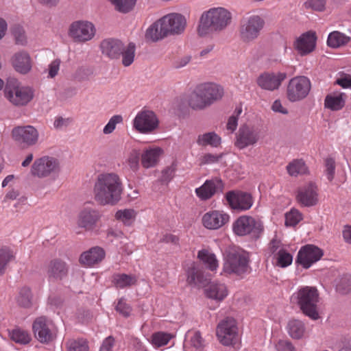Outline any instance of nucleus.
<instances>
[{"mask_svg": "<svg viewBox=\"0 0 351 351\" xmlns=\"http://www.w3.org/2000/svg\"><path fill=\"white\" fill-rule=\"evenodd\" d=\"M158 121L156 114L150 110H143L137 114L134 120V128L141 133H149L157 128Z\"/></svg>", "mask_w": 351, "mask_h": 351, "instance_id": "16", "label": "nucleus"}, {"mask_svg": "<svg viewBox=\"0 0 351 351\" xmlns=\"http://www.w3.org/2000/svg\"><path fill=\"white\" fill-rule=\"evenodd\" d=\"M231 13L224 8H213L204 12L199 19L198 34L203 36L211 32H221L230 23Z\"/></svg>", "mask_w": 351, "mask_h": 351, "instance_id": "3", "label": "nucleus"}, {"mask_svg": "<svg viewBox=\"0 0 351 351\" xmlns=\"http://www.w3.org/2000/svg\"><path fill=\"white\" fill-rule=\"evenodd\" d=\"M232 230L237 236L250 235L252 238L256 239L260 237L263 230V226L260 220L243 215L239 217L233 223Z\"/></svg>", "mask_w": 351, "mask_h": 351, "instance_id": "9", "label": "nucleus"}, {"mask_svg": "<svg viewBox=\"0 0 351 351\" xmlns=\"http://www.w3.org/2000/svg\"><path fill=\"white\" fill-rule=\"evenodd\" d=\"M302 219L300 213L295 210L292 209L285 214V226H295Z\"/></svg>", "mask_w": 351, "mask_h": 351, "instance_id": "50", "label": "nucleus"}, {"mask_svg": "<svg viewBox=\"0 0 351 351\" xmlns=\"http://www.w3.org/2000/svg\"><path fill=\"white\" fill-rule=\"evenodd\" d=\"M60 60L56 59L53 60L49 66V75L51 77H54L60 69Z\"/></svg>", "mask_w": 351, "mask_h": 351, "instance_id": "61", "label": "nucleus"}, {"mask_svg": "<svg viewBox=\"0 0 351 351\" xmlns=\"http://www.w3.org/2000/svg\"><path fill=\"white\" fill-rule=\"evenodd\" d=\"M337 290L342 293L347 294L351 292V275H343L337 284Z\"/></svg>", "mask_w": 351, "mask_h": 351, "instance_id": "49", "label": "nucleus"}, {"mask_svg": "<svg viewBox=\"0 0 351 351\" xmlns=\"http://www.w3.org/2000/svg\"><path fill=\"white\" fill-rule=\"evenodd\" d=\"M68 351H88V342L84 339L69 340L67 343Z\"/></svg>", "mask_w": 351, "mask_h": 351, "instance_id": "47", "label": "nucleus"}, {"mask_svg": "<svg viewBox=\"0 0 351 351\" xmlns=\"http://www.w3.org/2000/svg\"><path fill=\"white\" fill-rule=\"evenodd\" d=\"M276 347L278 351H296L293 344L286 340H280Z\"/></svg>", "mask_w": 351, "mask_h": 351, "instance_id": "58", "label": "nucleus"}, {"mask_svg": "<svg viewBox=\"0 0 351 351\" xmlns=\"http://www.w3.org/2000/svg\"><path fill=\"white\" fill-rule=\"evenodd\" d=\"M31 171L34 176L39 178L47 177L51 173L59 171V162L54 158L44 156L34 161Z\"/></svg>", "mask_w": 351, "mask_h": 351, "instance_id": "15", "label": "nucleus"}, {"mask_svg": "<svg viewBox=\"0 0 351 351\" xmlns=\"http://www.w3.org/2000/svg\"><path fill=\"white\" fill-rule=\"evenodd\" d=\"M322 256L323 252L321 249L313 245H306L300 250L296 262L307 269Z\"/></svg>", "mask_w": 351, "mask_h": 351, "instance_id": "18", "label": "nucleus"}, {"mask_svg": "<svg viewBox=\"0 0 351 351\" xmlns=\"http://www.w3.org/2000/svg\"><path fill=\"white\" fill-rule=\"evenodd\" d=\"M206 295L217 302H221L227 295L226 287L223 284L210 283L204 290Z\"/></svg>", "mask_w": 351, "mask_h": 351, "instance_id": "31", "label": "nucleus"}, {"mask_svg": "<svg viewBox=\"0 0 351 351\" xmlns=\"http://www.w3.org/2000/svg\"><path fill=\"white\" fill-rule=\"evenodd\" d=\"M292 300H295L302 312L311 319L317 320L319 315V293L313 287H304L300 288L292 295Z\"/></svg>", "mask_w": 351, "mask_h": 351, "instance_id": "7", "label": "nucleus"}, {"mask_svg": "<svg viewBox=\"0 0 351 351\" xmlns=\"http://www.w3.org/2000/svg\"><path fill=\"white\" fill-rule=\"evenodd\" d=\"M12 34L15 38L16 44L23 45L27 43L25 32L22 26L15 25L12 28Z\"/></svg>", "mask_w": 351, "mask_h": 351, "instance_id": "51", "label": "nucleus"}, {"mask_svg": "<svg viewBox=\"0 0 351 351\" xmlns=\"http://www.w3.org/2000/svg\"><path fill=\"white\" fill-rule=\"evenodd\" d=\"M197 257L206 265H208L209 269L213 271L218 267V261L214 254L210 252L207 250H202L199 251Z\"/></svg>", "mask_w": 351, "mask_h": 351, "instance_id": "39", "label": "nucleus"}, {"mask_svg": "<svg viewBox=\"0 0 351 351\" xmlns=\"http://www.w3.org/2000/svg\"><path fill=\"white\" fill-rule=\"evenodd\" d=\"M226 197L230 206L234 210H245L252 206V196L247 193L229 191Z\"/></svg>", "mask_w": 351, "mask_h": 351, "instance_id": "21", "label": "nucleus"}, {"mask_svg": "<svg viewBox=\"0 0 351 351\" xmlns=\"http://www.w3.org/2000/svg\"><path fill=\"white\" fill-rule=\"evenodd\" d=\"M223 270L243 277L251 272L249 254L239 248H229L226 252Z\"/></svg>", "mask_w": 351, "mask_h": 351, "instance_id": "6", "label": "nucleus"}, {"mask_svg": "<svg viewBox=\"0 0 351 351\" xmlns=\"http://www.w3.org/2000/svg\"><path fill=\"white\" fill-rule=\"evenodd\" d=\"M298 201L304 206H313L318 202L317 187L310 183L301 188L297 195Z\"/></svg>", "mask_w": 351, "mask_h": 351, "instance_id": "25", "label": "nucleus"}, {"mask_svg": "<svg viewBox=\"0 0 351 351\" xmlns=\"http://www.w3.org/2000/svg\"><path fill=\"white\" fill-rule=\"evenodd\" d=\"M12 136L21 147L27 148L37 143L38 132L32 125L19 126L13 129Z\"/></svg>", "mask_w": 351, "mask_h": 351, "instance_id": "12", "label": "nucleus"}, {"mask_svg": "<svg viewBox=\"0 0 351 351\" xmlns=\"http://www.w3.org/2000/svg\"><path fill=\"white\" fill-rule=\"evenodd\" d=\"M161 153L162 149L158 147L145 151L141 156V162L143 166L145 168L154 167L157 164Z\"/></svg>", "mask_w": 351, "mask_h": 351, "instance_id": "33", "label": "nucleus"}, {"mask_svg": "<svg viewBox=\"0 0 351 351\" xmlns=\"http://www.w3.org/2000/svg\"><path fill=\"white\" fill-rule=\"evenodd\" d=\"M16 300L19 306L25 308H31L33 304V294L31 289L27 287H22Z\"/></svg>", "mask_w": 351, "mask_h": 351, "instance_id": "34", "label": "nucleus"}, {"mask_svg": "<svg viewBox=\"0 0 351 351\" xmlns=\"http://www.w3.org/2000/svg\"><path fill=\"white\" fill-rule=\"evenodd\" d=\"M287 170L291 176H297L306 172L307 167L304 162L300 160H294L287 166Z\"/></svg>", "mask_w": 351, "mask_h": 351, "instance_id": "42", "label": "nucleus"}, {"mask_svg": "<svg viewBox=\"0 0 351 351\" xmlns=\"http://www.w3.org/2000/svg\"><path fill=\"white\" fill-rule=\"evenodd\" d=\"M136 46L133 43H130L126 46L123 45V50H121L122 64L128 66L132 64L135 56Z\"/></svg>", "mask_w": 351, "mask_h": 351, "instance_id": "40", "label": "nucleus"}, {"mask_svg": "<svg viewBox=\"0 0 351 351\" xmlns=\"http://www.w3.org/2000/svg\"><path fill=\"white\" fill-rule=\"evenodd\" d=\"M69 267L66 263L59 259L51 261L47 266V274L50 279L61 280L67 276Z\"/></svg>", "mask_w": 351, "mask_h": 351, "instance_id": "26", "label": "nucleus"}, {"mask_svg": "<svg viewBox=\"0 0 351 351\" xmlns=\"http://www.w3.org/2000/svg\"><path fill=\"white\" fill-rule=\"evenodd\" d=\"M123 45L119 40L108 38L101 43L100 47L103 54L111 59H117L121 56Z\"/></svg>", "mask_w": 351, "mask_h": 351, "instance_id": "27", "label": "nucleus"}, {"mask_svg": "<svg viewBox=\"0 0 351 351\" xmlns=\"http://www.w3.org/2000/svg\"><path fill=\"white\" fill-rule=\"evenodd\" d=\"M12 64L14 69L21 74L29 73L32 66L29 53L23 51L17 52L12 56Z\"/></svg>", "mask_w": 351, "mask_h": 351, "instance_id": "28", "label": "nucleus"}, {"mask_svg": "<svg viewBox=\"0 0 351 351\" xmlns=\"http://www.w3.org/2000/svg\"><path fill=\"white\" fill-rule=\"evenodd\" d=\"M3 93L5 98L17 108L27 106L34 97V90L32 87L23 85L14 77L7 80Z\"/></svg>", "mask_w": 351, "mask_h": 351, "instance_id": "5", "label": "nucleus"}, {"mask_svg": "<svg viewBox=\"0 0 351 351\" xmlns=\"http://www.w3.org/2000/svg\"><path fill=\"white\" fill-rule=\"evenodd\" d=\"M223 95V88L215 83L208 82L196 86L189 96V106L195 110H203Z\"/></svg>", "mask_w": 351, "mask_h": 351, "instance_id": "4", "label": "nucleus"}, {"mask_svg": "<svg viewBox=\"0 0 351 351\" xmlns=\"http://www.w3.org/2000/svg\"><path fill=\"white\" fill-rule=\"evenodd\" d=\"M265 25L264 18L258 14H252L243 18L239 24V34L244 43H250L256 40Z\"/></svg>", "mask_w": 351, "mask_h": 351, "instance_id": "8", "label": "nucleus"}, {"mask_svg": "<svg viewBox=\"0 0 351 351\" xmlns=\"http://www.w3.org/2000/svg\"><path fill=\"white\" fill-rule=\"evenodd\" d=\"M114 5L115 10L121 13L130 12L135 5L136 0H108Z\"/></svg>", "mask_w": 351, "mask_h": 351, "instance_id": "43", "label": "nucleus"}, {"mask_svg": "<svg viewBox=\"0 0 351 351\" xmlns=\"http://www.w3.org/2000/svg\"><path fill=\"white\" fill-rule=\"evenodd\" d=\"M137 280L134 275L116 274L113 276L112 282L117 288L123 289L136 284Z\"/></svg>", "mask_w": 351, "mask_h": 351, "instance_id": "36", "label": "nucleus"}, {"mask_svg": "<svg viewBox=\"0 0 351 351\" xmlns=\"http://www.w3.org/2000/svg\"><path fill=\"white\" fill-rule=\"evenodd\" d=\"M326 0H308L304 5L306 8H311L317 12H323L325 10Z\"/></svg>", "mask_w": 351, "mask_h": 351, "instance_id": "54", "label": "nucleus"}, {"mask_svg": "<svg viewBox=\"0 0 351 351\" xmlns=\"http://www.w3.org/2000/svg\"><path fill=\"white\" fill-rule=\"evenodd\" d=\"M9 336L12 341L20 344L28 343L31 340L29 333L19 328L10 331Z\"/></svg>", "mask_w": 351, "mask_h": 351, "instance_id": "41", "label": "nucleus"}, {"mask_svg": "<svg viewBox=\"0 0 351 351\" xmlns=\"http://www.w3.org/2000/svg\"><path fill=\"white\" fill-rule=\"evenodd\" d=\"M288 332L293 339H301L305 332L306 328L304 323L298 319L290 320L287 325Z\"/></svg>", "mask_w": 351, "mask_h": 351, "instance_id": "35", "label": "nucleus"}, {"mask_svg": "<svg viewBox=\"0 0 351 351\" xmlns=\"http://www.w3.org/2000/svg\"><path fill=\"white\" fill-rule=\"evenodd\" d=\"M336 83L343 88L351 87V76L346 75L343 77L337 79Z\"/></svg>", "mask_w": 351, "mask_h": 351, "instance_id": "64", "label": "nucleus"}, {"mask_svg": "<svg viewBox=\"0 0 351 351\" xmlns=\"http://www.w3.org/2000/svg\"><path fill=\"white\" fill-rule=\"evenodd\" d=\"M217 336L219 341L224 346L232 344L237 335L236 321L232 317L221 320L217 327Z\"/></svg>", "mask_w": 351, "mask_h": 351, "instance_id": "13", "label": "nucleus"}, {"mask_svg": "<svg viewBox=\"0 0 351 351\" xmlns=\"http://www.w3.org/2000/svg\"><path fill=\"white\" fill-rule=\"evenodd\" d=\"M70 123L69 119H64L62 117H57L53 123V126L56 129H62L66 127Z\"/></svg>", "mask_w": 351, "mask_h": 351, "instance_id": "62", "label": "nucleus"}, {"mask_svg": "<svg viewBox=\"0 0 351 351\" xmlns=\"http://www.w3.org/2000/svg\"><path fill=\"white\" fill-rule=\"evenodd\" d=\"M160 241L166 243H171L173 245H178L179 242V238L172 234H166L162 236Z\"/></svg>", "mask_w": 351, "mask_h": 351, "instance_id": "63", "label": "nucleus"}, {"mask_svg": "<svg viewBox=\"0 0 351 351\" xmlns=\"http://www.w3.org/2000/svg\"><path fill=\"white\" fill-rule=\"evenodd\" d=\"M186 274V281L190 285L202 287L208 283L209 278L204 274L202 269L194 263L188 268Z\"/></svg>", "mask_w": 351, "mask_h": 351, "instance_id": "29", "label": "nucleus"}, {"mask_svg": "<svg viewBox=\"0 0 351 351\" xmlns=\"http://www.w3.org/2000/svg\"><path fill=\"white\" fill-rule=\"evenodd\" d=\"M12 252L8 247L0 248V275L4 274L8 263L13 258Z\"/></svg>", "mask_w": 351, "mask_h": 351, "instance_id": "46", "label": "nucleus"}, {"mask_svg": "<svg viewBox=\"0 0 351 351\" xmlns=\"http://www.w3.org/2000/svg\"><path fill=\"white\" fill-rule=\"evenodd\" d=\"M95 34L94 25L88 21L73 22L69 29L70 36L76 42H86L93 38Z\"/></svg>", "mask_w": 351, "mask_h": 351, "instance_id": "14", "label": "nucleus"}, {"mask_svg": "<svg viewBox=\"0 0 351 351\" xmlns=\"http://www.w3.org/2000/svg\"><path fill=\"white\" fill-rule=\"evenodd\" d=\"M286 77L285 73L265 72L258 77L256 83L262 89L273 91L279 88Z\"/></svg>", "mask_w": 351, "mask_h": 351, "instance_id": "20", "label": "nucleus"}, {"mask_svg": "<svg viewBox=\"0 0 351 351\" xmlns=\"http://www.w3.org/2000/svg\"><path fill=\"white\" fill-rule=\"evenodd\" d=\"M135 217L136 212L133 209L119 210L115 214V218L127 226L132 224Z\"/></svg>", "mask_w": 351, "mask_h": 351, "instance_id": "44", "label": "nucleus"}, {"mask_svg": "<svg viewBox=\"0 0 351 351\" xmlns=\"http://www.w3.org/2000/svg\"><path fill=\"white\" fill-rule=\"evenodd\" d=\"M197 143L202 146L209 145L212 147H217L221 143V138L215 132H208L199 135L197 139Z\"/></svg>", "mask_w": 351, "mask_h": 351, "instance_id": "37", "label": "nucleus"}, {"mask_svg": "<svg viewBox=\"0 0 351 351\" xmlns=\"http://www.w3.org/2000/svg\"><path fill=\"white\" fill-rule=\"evenodd\" d=\"M52 326V322L45 317L42 316L36 319L33 324L35 337L43 343L51 341L53 339Z\"/></svg>", "mask_w": 351, "mask_h": 351, "instance_id": "17", "label": "nucleus"}, {"mask_svg": "<svg viewBox=\"0 0 351 351\" xmlns=\"http://www.w3.org/2000/svg\"><path fill=\"white\" fill-rule=\"evenodd\" d=\"M116 310L124 317H128L131 313L132 308L125 302L124 299L121 298L116 306Z\"/></svg>", "mask_w": 351, "mask_h": 351, "instance_id": "57", "label": "nucleus"}, {"mask_svg": "<svg viewBox=\"0 0 351 351\" xmlns=\"http://www.w3.org/2000/svg\"><path fill=\"white\" fill-rule=\"evenodd\" d=\"M229 219V215L223 211L213 210L204 215L202 223L208 229L217 230L225 225Z\"/></svg>", "mask_w": 351, "mask_h": 351, "instance_id": "22", "label": "nucleus"}, {"mask_svg": "<svg viewBox=\"0 0 351 351\" xmlns=\"http://www.w3.org/2000/svg\"><path fill=\"white\" fill-rule=\"evenodd\" d=\"M344 93H332L328 95L324 99V106L333 111H337L343 108L345 106Z\"/></svg>", "mask_w": 351, "mask_h": 351, "instance_id": "32", "label": "nucleus"}, {"mask_svg": "<svg viewBox=\"0 0 351 351\" xmlns=\"http://www.w3.org/2000/svg\"><path fill=\"white\" fill-rule=\"evenodd\" d=\"M105 257V252L100 247H93L83 252L80 257L81 264L91 266L101 262Z\"/></svg>", "mask_w": 351, "mask_h": 351, "instance_id": "30", "label": "nucleus"}, {"mask_svg": "<svg viewBox=\"0 0 351 351\" xmlns=\"http://www.w3.org/2000/svg\"><path fill=\"white\" fill-rule=\"evenodd\" d=\"M123 121L121 115H114L109 120L108 123L104 128L103 132L105 134H111L116 128V125Z\"/></svg>", "mask_w": 351, "mask_h": 351, "instance_id": "53", "label": "nucleus"}, {"mask_svg": "<svg viewBox=\"0 0 351 351\" xmlns=\"http://www.w3.org/2000/svg\"><path fill=\"white\" fill-rule=\"evenodd\" d=\"M188 335L190 338V343L193 348H195L197 350H199L204 347V340L202 338L200 332H189Z\"/></svg>", "mask_w": 351, "mask_h": 351, "instance_id": "52", "label": "nucleus"}, {"mask_svg": "<svg viewBox=\"0 0 351 351\" xmlns=\"http://www.w3.org/2000/svg\"><path fill=\"white\" fill-rule=\"evenodd\" d=\"M101 218L99 210L92 208H84L78 214L77 224L86 231H93Z\"/></svg>", "mask_w": 351, "mask_h": 351, "instance_id": "19", "label": "nucleus"}, {"mask_svg": "<svg viewBox=\"0 0 351 351\" xmlns=\"http://www.w3.org/2000/svg\"><path fill=\"white\" fill-rule=\"evenodd\" d=\"M186 25V20L181 14L171 13L154 23L146 31L145 38L156 42L168 36L182 34Z\"/></svg>", "mask_w": 351, "mask_h": 351, "instance_id": "2", "label": "nucleus"}, {"mask_svg": "<svg viewBox=\"0 0 351 351\" xmlns=\"http://www.w3.org/2000/svg\"><path fill=\"white\" fill-rule=\"evenodd\" d=\"M171 337L170 334L158 332L152 335V343L156 347H161L167 345Z\"/></svg>", "mask_w": 351, "mask_h": 351, "instance_id": "48", "label": "nucleus"}, {"mask_svg": "<svg viewBox=\"0 0 351 351\" xmlns=\"http://www.w3.org/2000/svg\"><path fill=\"white\" fill-rule=\"evenodd\" d=\"M222 154H206L200 157L199 165H210L217 162L221 158Z\"/></svg>", "mask_w": 351, "mask_h": 351, "instance_id": "55", "label": "nucleus"}, {"mask_svg": "<svg viewBox=\"0 0 351 351\" xmlns=\"http://www.w3.org/2000/svg\"><path fill=\"white\" fill-rule=\"evenodd\" d=\"M223 184L221 179L215 178L206 180L204 184L196 189L197 195L202 200L210 199L215 193L222 192Z\"/></svg>", "mask_w": 351, "mask_h": 351, "instance_id": "23", "label": "nucleus"}, {"mask_svg": "<svg viewBox=\"0 0 351 351\" xmlns=\"http://www.w3.org/2000/svg\"><path fill=\"white\" fill-rule=\"evenodd\" d=\"M326 173L329 181H332L335 170V162L332 158H328L325 160Z\"/></svg>", "mask_w": 351, "mask_h": 351, "instance_id": "56", "label": "nucleus"}, {"mask_svg": "<svg viewBox=\"0 0 351 351\" xmlns=\"http://www.w3.org/2000/svg\"><path fill=\"white\" fill-rule=\"evenodd\" d=\"M310 90V80L305 76H297L290 80L287 88V96L290 101H298L304 99Z\"/></svg>", "mask_w": 351, "mask_h": 351, "instance_id": "10", "label": "nucleus"}, {"mask_svg": "<svg viewBox=\"0 0 351 351\" xmlns=\"http://www.w3.org/2000/svg\"><path fill=\"white\" fill-rule=\"evenodd\" d=\"M123 184L119 176L114 173L98 175L93 187L95 200L100 205H115L120 199Z\"/></svg>", "mask_w": 351, "mask_h": 351, "instance_id": "1", "label": "nucleus"}, {"mask_svg": "<svg viewBox=\"0 0 351 351\" xmlns=\"http://www.w3.org/2000/svg\"><path fill=\"white\" fill-rule=\"evenodd\" d=\"M191 60V56H184L178 58L173 62V67L176 69H181L189 64Z\"/></svg>", "mask_w": 351, "mask_h": 351, "instance_id": "59", "label": "nucleus"}, {"mask_svg": "<svg viewBox=\"0 0 351 351\" xmlns=\"http://www.w3.org/2000/svg\"><path fill=\"white\" fill-rule=\"evenodd\" d=\"M114 344V339L109 336L104 340L99 351H112Z\"/></svg>", "mask_w": 351, "mask_h": 351, "instance_id": "60", "label": "nucleus"}, {"mask_svg": "<svg viewBox=\"0 0 351 351\" xmlns=\"http://www.w3.org/2000/svg\"><path fill=\"white\" fill-rule=\"evenodd\" d=\"M316 40L317 37L315 32H307L296 40L295 47L300 55H306L312 52L315 48Z\"/></svg>", "mask_w": 351, "mask_h": 351, "instance_id": "24", "label": "nucleus"}, {"mask_svg": "<svg viewBox=\"0 0 351 351\" xmlns=\"http://www.w3.org/2000/svg\"><path fill=\"white\" fill-rule=\"evenodd\" d=\"M276 265L281 267H286L292 263L293 257L290 253L283 249H280L274 255Z\"/></svg>", "mask_w": 351, "mask_h": 351, "instance_id": "45", "label": "nucleus"}, {"mask_svg": "<svg viewBox=\"0 0 351 351\" xmlns=\"http://www.w3.org/2000/svg\"><path fill=\"white\" fill-rule=\"evenodd\" d=\"M351 37L347 36L339 32H333L330 33L328 37L327 43L328 46L337 48L345 44H347Z\"/></svg>", "mask_w": 351, "mask_h": 351, "instance_id": "38", "label": "nucleus"}, {"mask_svg": "<svg viewBox=\"0 0 351 351\" xmlns=\"http://www.w3.org/2000/svg\"><path fill=\"white\" fill-rule=\"evenodd\" d=\"M261 138L260 130L250 125H241L236 133L234 145L239 149L255 145Z\"/></svg>", "mask_w": 351, "mask_h": 351, "instance_id": "11", "label": "nucleus"}]
</instances>
